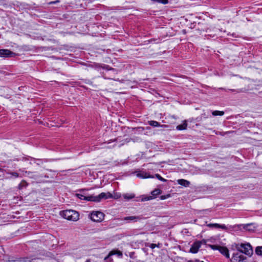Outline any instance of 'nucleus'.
I'll list each match as a JSON object with an SVG mask.
<instances>
[{
  "label": "nucleus",
  "mask_w": 262,
  "mask_h": 262,
  "mask_svg": "<svg viewBox=\"0 0 262 262\" xmlns=\"http://www.w3.org/2000/svg\"><path fill=\"white\" fill-rule=\"evenodd\" d=\"M188 262H192V261H189Z\"/></svg>",
  "instance_id": "obj_33"
},
{
  "label": "nucleus",
  "mask_w": 262,
  "mask_h": 262,
  "mask_svg": "<svg viewBox=\"0 0 262 262\" xmlns=\"http://www.w3.org/2000/svg\"><path fill=\"white\" fill-rule=\"evenodd\" d=\"M212 114L213 116H223L224 114V112L220 111H213Z\"/></svg>",
  "instance_id": "obj_20"
},
{
  "label": "nucleus",
  "mask_w": 262,
  "mask_h": 262,
  "mask_svg": "<svg viewBox=\"0 0 262 262\" xmlns=\"http://www.w3.org/2000/svg\"><path fill=\"white\" fill-rule=\"evenodd\" d=\"M157 246L155 244H151L149 246L150 248L151 249H154Z\"/></svg>",
  "instance_id": "obj_27"
},
{
  "label": "nucleus",
  "mask_w": 262,
  "mask_h": 262,
  "mask_svg": "<svg viewBox=\"0 0 262 262\" xmlns=\"http://www.w3.org/2000/svg\"><path fill=\"white\" fill-rule=\"evenodd\" d=\"M140 217L139 216H126L124 217L122 220L126 221L127 222H136L140 220Z\"/></svg>",
  "instance_id": "obj_11"
},
{
  "label": "nucleus",
  "mask_w": 262,
  "mask_h": 262,
  "mask_svg": "<svg viewBox=\"0 0 262 262\" xmlns=\"http://www.w3.org/2000/svg\"><path fill=\"white\" fill-rule=\"evenodd\" d=\"M148 123L150 125L154 126V127L160 126V123L156 121H149L148 122ZM161 126L163 127H167V126L166 125H161Z\"/></svg>",
  "instance_id": "obj_16"
},
{
  "label": "nucleus",
  "mask_w": 262,
  "mask_h": 262,
  "mask_svg": "<svg viewBox=\"0 0 262 262\" xmlns=\"http://www.w3.org/2000/svg\"><path fill=\"white\" fill-rule=\"evenodd\" d=\"M231 262H248V259L243 254L236 253L233 254Z\"/></svg>",
  "instance_id": "obj_5"
},
{
  "label": "nucleus",
  "mask_w": 262,
  "mask_h": 262,
  "mask_svg": "<svg viewBox=\"0 0 262 262\" xmlns=\"http://www.w3.org/2000/svg\"><path fill=\"white\" fill-rule=\"evenodd\" d=\"M201 262H204V261H202Z\"/></svg>",
  "instance_id": "obj_34"
},
{
  "label": "nucleus",
  "mask_w": 262,
  "mask_h": 262,
  "mask_svg": "<svg viewBox=\"0 0 262 262\" xmlns=\"http://www.w3.org/2000/svg\"><path fill=\"white\" fill-rule=\"evenodd\" d=\"M242 92V91H241V90H240V91H237V93H239V92Z\"/></svg>",
  "instance_id": "obj_31"
},
{
  "label": "nucleus",
  "mask_w": 262,
  "mask_h": 262,
  "mask_svg": "<svg viewBox=\"0 0 262 262\" xmlns=\"http://www.w3.org/2000/svg\"><path fill=\"white\" fill-rule=\"evenodd\" d=\"M14 54L12 51L8 49H0V57H12Z\"/></svg>",
  "instance_id": "obj_9"
},
{
  "label": "nucleus",
  "mask_w": 262,
  "mask_h": 262,
  "mask_svg": "<svg viewBox=\"0 0 262 262\" xmlns=\"http://www.w3.org/2000/svg\"><path fill=\"white\" fill-rule=\"evenodd\" d=\"M25 172H26V173H28V174H29L30 173H31V172H29H29H28V171H26Z\"/></svg>",
  "instance_id": "obj_30"
},
{
  "label": "nucleus",
  "mask_w": 262,
  "mask_h": 262,
  "mask_svg": "<svg viewBox=\"0 0 262 262\" xmlns=\"http://www.w3.org/2000/svg\"><path fill=\"white\" fill-rule=\"evenodd\" d=\"M92 221L95 222H101L104 220V214L100 211H93L90 215Z\"/></svg>",
  "instance_id": "obj_4"
},
{
  "label": "nucleus",
  "mask_w": 262,
  "mask_h": 262,
  "mask_svg": "<svg viewBox=\"0 0 262 262\" xmlns=\"http://www.w3.org/2000/svg\"><path fill=\"white\" fill-rule=\"evenodd\" d=\"M225 134H226V133H216V134H217V135L219 134V135H222V136L224 135Z\"/></svg>",
  "instance_id": "obj_28"
},
{
  "label": "nucleus",
  "mask_w": 262,
  "mask_h": 262,
  "mask_svg": "<svg viewBox=\"0 0 262 262\" xmlns=\"http://www.w3.org/2000/svg\"><path fill=\"white\" fill-rule=\"evenodd\" d=\"M207 226L209 228H221L223 230H227V226L223 224V225H220L217 223H214V224H208L207 225Z\"/></svg>",
  "instance_id": "obj_10"
},
{
  "label": "nucleus",
  "mask_w": 262,
  "mask_h": 262,
  "mask_svg": "<svg viewBox=\"0 0 262 262\" xmlns=\"http://www.w3.org/2000/svg\"><path fill=\"white\" fill-rule=\"evenodd\" d=\"M161 193V191L160 189H156L151 192V194L153 196H157L158 194H160Z\"/></svg>",
  "instance_id": "obj_22"
},
{
  "label": "nucleus",
  "mask_w": 262,
  "mask_h": 262,
  "mask_svg": "<svg viewBox=\"0 0 262 262\" xmlns=\"http://www.w3.org/2000/svg\"><path fill=\"white\" fill-rule=\"evenodd\" d=\"M170 196V195L169 194H166V195H163L160 196V199L163 200L166 199L167 198H169Z\"/></svg>",
  "instance_id": "obj_24"
},
{
  "label": "nucleus",
  "mask_w": 262,
  "mask_h": 262,
  "mask_svg": "<svg viewBox=\"0 0 262 262\" xmlns=\"http://www.w3.org/2000/svg\"><path fill=\"white\" fill-rule=\"evenodd\" d=\"M255 253L258 255L262 256V246L257 247L255 249Z\"/></svg>",
  "instance_id": "obj_21"
},
{
  "label": "nucleus",
  "mask_w": 262,
  "mask_h": 262,
  "mask_svg": "<svg viewBox=\"0 0 262 262\" xmlns=\"http://www.w3.org/2000/svg\"><path fill=\"white\" fill-rule=\"evenodd\" d=\"M137 176L139 178L142 179L146 178H154V176H152L149 174L148 173H147L144 171H141L137 174Z\"/></svg>",
  "instance_id": "obj_12"
},
{
  "label": "nucleus",
  "mask_w": 262,
  "mask_h": 262,
  "mask_svg": "<svg viewBox=\"0 0 262 262\" xmlns=\"http://www.w3.org/2000/svg\"><path fill=\"white\" fill-rule=\"evenodd\" d=\"M178 183L181 185H182L185 187H188L190 184V182L184 180V179H179L178 180Z\"/></svg>",
  "instance_id": "obj_15"
},
{
  "label": "nucleus",
  "mask_w": 262,
  "mask_h": 262,
  "mask_svg": "<svg viewBox=\"0 0 262 262\" xmlns=\"http://www.w3.org/2000/svg\"><path fill=\"white\" fill-rule=\"evenodd\" d=\"M91 260L90 259H87L85 262H90Z\"/></svg>",
  "instance_id": "obj_29"
},
{
  "label": "nucleus",
  "mask_w": 262,
  "mask_h": 262,
  "mask_svg": "<svg viewBox=\"0 0 262 262\" xmlns=\"http://www.w3.org/2000/svg\"><path fill=\"white\" fill-rule=\"evenodd\" d=\"M76 195L77 198L81 200H86L88 201H93L96 202H99L102 199H107L109 198H112L113 195L110 192H102L98 195H91L89 196H84L83 194L81 193H76Z\"/></svg>",
  "instance_id": "obj_1"
},
{
  "label": "nucleus",
  "mask_w": 262,
  "mask_h": 262,
  "mask_svg": "<svg viewBox=\"0 0 262 262\" xmlns=\"http://www.w3.org/2000/svg\"><path fill=\"white\" fill-rule=\"evenodd\" d=\"M10 174L12 176V177H14L15 178H17L19 176V174L18 173L16 172H11L10 173Z\"/></svg>",
  "instance_id": "obj_25"
},
{
  "label": "nucleus",
  "mask_w": 262,
  "mask_h": 262,
  "mask_svg": "<svg viewBox=\"0 0 262 262\" xmlns=\"http://www.w3.org/2000/svg\"><path fill=\"white\" fill-rule=\"evenodd\" d=\"M27 185L28 184L25 181H22L19 184L18 188L19 189H21L24 187H26Z\"/></svg>",
  "instance_id": "obj_19"
},
{
  "label": "nucleus",
  "mask_w": 262,
  "mask_h": 262,
  "mask_svg": "<svg viewBox=\"0 0 262 262\" xmlns=\"http://www.w3.org/2000/svg\"><path fill=\"white\" fill-rule=\"evenodd\" d=\"M243 228L245 229L246 230L249 231H252L255 230V227L254 226V225L252 223L251 224H243L242 225Z\"/></svg>",
  "instance_id": "obj_13"
},
{
  "label": "nucleus",
  "mask_w": 262,
  "mask_h": 262,
  "mask_svg": "<svg viewBox=\"0 0 262 262\" xmlns=\"http://www.w3.org/2000/svg\"><path fill=\"white\" fill-rule=\"evenodd\" d=\"M187 123L186 120L184 121L183 124L178 125L176 127L177 130H185L187 128Z\"/></svg>",
  "instance_id": "obj_17"
},
{
  "label": "nucleus",
  "mask_w": 262,
  "mask_h": 262,
  "mask_svg": "<svg viewBox=\"0 0 262 262\" xmlns=\"http://www.w3.org/2000/svg\"><path fill=\"white\" fill-rule=\"evenodd\" d=\"M155 177L162 182H166L167 180L162 178L159 174H156Z\"/></svg>",
  "instance_id": "obj_23"
},
{
  "label": "nucleus",
  "mask_w": 262,
  "mask_h": 262,
  "mask_svg": "<svg viewBox=\"0 0 262 262\" xmlns=\"http://www.w3.org/2000/svg\"><path fill=\"white\" fill-rule=\"evenodd\" d=\"M202 242L197 241L194 242L191 246L189 252L192 253H196L198 252L199 248L201 247Z\"/></svg>",
  "instance_id": "obj_8"
},
{
  "label": "nucleus",
  "mask_w": 262,
  "mask_h": 262,
  "mask_svg": "<svg viewBox=\"0 0 262 262\" xmlns=\"http://www.w3.org/2000/svg\"><path fill=\"white\" fill-rule=\"evenodd\" d=\"M231 91H232V92H234L235 90H230Z\"/></svg>",
  "instance_id": "obj_32"
},
{
  "label": "nucleus",
  "mask_w": 262,
  "mask_h": 262,
  "mask_svg": "<svg viewBox=\"0 0 262 262\" xmlns=\"http://www.w3.org/2000/svg\"><path fill=\"white\" fill-rule=\"evenodd\" d=\"M236 248L238 251L237 253L241 254L244 253L246 255H251L253 253L252 246L249 243L237 244Z\"/></svg>",
  "instance_id": "obj_2"
},
{
  "label": "nucleus",
  "mask_w": 262,
  "mask_h": 262,
  "mask_svg": "<svg viewBox=\"0 0 262 262\" xmlns=\"http://www.w3.org/2000/svg\"><path fill=\"white\" fill-rule=\"evenodd\" d=\"M116 254L119 257L122 256V253L121 251L117 250H113L111 251L108 255L104 258V260H107V262H113V259L111 258V256Z\"/></svg>",
  "instance_id": "obj_7"
},
{
  "label": "nucleus",
  "mask_w": 262,
  "mask_h": 262,
  "mask_svg": "<svg viewBox=\"0 0 262 262\" xmlns=\"http://www.w3.org/2000/svg\"><path fill=\"white\" fill-rule=\"evenodd\" d=\"M213 250H218L222 254L225 255L227 258H229V253L228 249L225 247H222L217 245L209 246Z\"/></svg>",
  "instance_id": "obj_6"
},
{
  "label": "nucleus",
  "mask_w": 262,
  "mask_h": 262,
  "mask_svg": "<svg viewBox=\"0 0 262 262\" xmlns=\"http://www.w3.org/2000/svg\"><path fill=\"white\" fill-rule=\"evenodd\" d=\"M35 260V258H28V257H22V258H17V259L16 260H12L13 261H19V262H21V261H24V262H26V261H29V262H34V260Z\"/></svg>",
  "instance_id": "obj_14"
},
{
  "label": "nucleus",
  "mask_w": 262,
  "mask_h": 262,
  "mask_svg": "<svg viewBox=\"0 0 262 262\" xmlns=\"http://www.w3.org/2000/svg\"><path fill=\"white\" fill-rule=\"evenodd\" d=\"M152 196H150L142 199V201H148L152 199Z\"/></svg>",
  "instance_id": "obj_26"
},
{
  "label": "nucleus",
  "mask_w": 262,
  "mask_h": 262,
  "mask_svg": "<svg viewBox=\"0 0 262 262\" xmlns=\"http://www.w3.org/2000/svg\"><path fill=\"white\" fill-rule=\"evenodd\" d=\"M61 215L64 219L70 221H76L79 219L78 213L72 210L63 211Z\"/></svg>",
  "instance_id": "obj_3"
},
{
  "label": "nucleus",
  "mask_w": 262,
  "mask_h": 262,
  "mask_svg": "<svg viewBox=\"0 0 262 262\" xmlns=\"http://www.w3.org/2000/svg\"><path fill=\"white\" fill-rule=\"evenodd\" d=\"M135 196L134 193H125L123 194V197L125 200H130L134 198Z\"/></svg>",
  "instance_id": "obj_18"
}]
</instances>
